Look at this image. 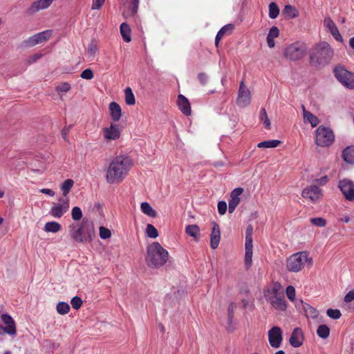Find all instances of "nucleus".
<instances>
[{"label": "nucleus", "mask_w": 354, "mask_h": 354, "mask_svg": "<svg viewBox=\"0 0 354 354\" xmlns=\"http://www.w3.org/2000/svg\"><path fill=\"white\" fill-rule=\"evenodd\" d=\"M133 165V160L129 156H116L111 160L106 169V182L109 184L120 183L127 177Z\"/></svg>", "instance_id": "obj_1"}, {"label": "nucleus", "mask_w": 354, "mask_h": 354, "mask_svg": "<svg viewBox=\"0 0 354 354\" xmlns=\"http://www.w3.org/2000/svg\"><path fill=\"white\" fill-rule=\"evenodd\" d=\"M169 253L158 242H153L147 247L146 262L151 268H158L166 263Z\"/></svg>", "instance_id": "obj_2"}, {"label": "nucleus", "mask_w": 354, "mask_h": 354, "mask_svg": "<svg viewBox=\"0 0 354 354\" xmlns=\"http://www.w3.org/2000/svg\"><path fill=\"white\" fill-rule=\"evenodd\" d=\"M71 238L78 243H90L95 237V229L92 224L83 221L79 226L70 225Z\"/></svg>", "instance_id": "obj_3"}, {"label": "nucleus", "mask_w": 354, "mask_h": 354, "mask_svg": "<svg viewBox=\"0 0 354 354\" xmlns=\"http://www.w3.org/2000/svg\"><path fill=\"white\" fill-rule=\"evenodd\" d=\"M333 57V50L331 46L327 42L322 41L314 46L310 59L312 63L324 66L331 61Z\"/></svg>", "instance_id": "obj_4"}, {"label": "nucleus", "mask_w": 354, "mask_h": 354, "mask_svg": "<svg viewBox=\"0 0 354 354\" xmlns=\"http://www.w3.org/2000/svg\"><path fill=\"white\" fill-rule=\"evenodd\" d=\"M306 263L312 265V258L309 257L306 252H300L291 255L287 259L286 268L290 272H297L302 270Z\"/></svg>", "instance_id": "obj_5"}, {"label": "nucleus", "mask_w": 354, "mask_h": 354, "mask_svg": "<svg viewBox=\"0 0 354 354\" xmlns=\"http://www.w3.org/2000/svg\"><path fill=\"white\" fill-rule=\"evenodd\" d=\"M306 45L301 41H296L287 46L283 56L291 61H297L303 58L306 53Z\"/></svg>", "instance_id": "obj_6"}, {"label": "nucleus", "mask_w": 354, "mask_h": 354, "mask_svg": "<svg viewBox=\"0 0 354 354\" xmlns=\"http://www.w3.org/2000/svg\"><path fill=\"white\" fill-rule=\"evenodd\" d=\"M335 136L333 131L326 127L319 126L316 129L315 143L322 147H329L334 142Z\"/></svg>", "instance_id": "obj_7"}, {"label": "nucleus", "mask_w": 354, "mask_h": 354, "mask_svg": "<svg viewBox=\"0 0 354 354\" xmlns=\"http://www.w3.org/2000/svg\"><path fill=\"white\" fill-rule=\"evenodd\" d=\"M334 74L337 80L346 88H354V74L342 66L334 68Z\"/></svg>", "instance_id": "obj_8"}, {"label": "nucleus", "mask_w": 354, "mask_h": 354, "mask_svg": "<svg viewBox=\"0 0 354 354\" xmlns=\"http://www.w3.org/2000/svg\"><path fill=\"white\" fill-rule=\"evenodd\" d=\"M338 187L348 201H354V183L347 178L340 180L338 182Z\"/></svg>", "instance_id": "obj_9"}, {"label": "nucleus", "mask_w": 354, "mask_h": 354, "mask_svg": "<svg viewBox=\"0 0 354 354\" xmlns=\"http://www.w3.org/2000/svg\"><path fill=\"white\" fill-rule=\"evenodd\" d=\"M250 101V92L245 85L244 82L241 81L239 85L236 103L241 107H245L249 105Z\"/></svg>", "instance_id": "obj_10"}, {"label": "nucleus", "mask_w": 354, "mask_h": 354, "mask_svg": "<svg viewBox=\"0 0 354 354\" xmlns=\"http://www.w3.org/2000/svg\"><path fill=\"white\" fill-rule=\"evenodd\" d=\"M268 340L272 348H278L281 346L283 337L282 331L279 327L274 326L268 331Z\"/></svg>", "instance_id": "obj_11"}, {"label": "nucleus", "mask_w": 354, "mask_h": 354, "mask_svg": "<svg viewBox=\"0 0 354 354\" xmlns=\"http://www.w3.org/2000/svg\"><path fill=\"white\" fill-rule=\"evenodd\" d=\"M59 202L60 203L54 205L50 209V214L55 218L62 217L69 208L68 198H60Z\"/></svg>", "instance_id": "obj_12"}, {"label": "nucleus", "mask_w": 354, "mask_h": 354, "mask_svg": "<svg viewBox=\"0 0 354 354\" xmlns=\"http://www.w3.org/2000/svg\"><path fill=\"white\" fill-rule=\"evenodd\" d=\"M302 196L310 201L315 203L322 196V190L315 185H313L304 189Z\"/></svg>", "instance_id": "obj_13"}, {"label": "nucleus", "mask_w": 354, "mask_h": 354, "mask_svg": "<svg viewBox=\"0 0 354 354\" xmlns=\"http://www.w3.org/2000/svg\"><path fill=\"white\" fill-rule=\"evenodd\" d=\"M52 35L51 30H46L37 33L29 37L26 41V44L29 46H34L39 44L47 41Z\"/></svg>", "instance_id": "obj_14"}, {"label": "nucleus", "mask_w": 354, "mask_h": 354, "mask_svg": "<svg viewBox=\"0 0 354 354\" xmlns=\"http://www.w3.org/2000/svg\"><path fill=\"white\" fill-rule=\"evenodd\" d=\"M2 322L5 326H0L1 328L7 334L10 335H15L17 333L15 322L12 317L8 314H3L1 316Z\"/></svg>", "instance_id": "obj_15"}, {"label": "nucleus", "mask_w": 354, "mask_h": 354, "mask_svg": "<svg viewBox=\"0 0 354 354\" xmlns=\"http://www.w3.org/2000/svg\"><path fill=\"white\" fill-rule=\"evenodd\" d=\"M102 130L104 138L107 140H115L120 137L121 131L115 123H111L109 127H104Z\"/></svg>", "instance_id": "obj_16"}, {"label": "nucleus", "mask_w": 354, "mask_h": 354, "mask_svg": "<svg viewBox=\"0 0 354 354\" xmlns=\"http://www.w3.org/2000/svg\"><path fill=\"white\" fill-rule=\"evenodd\" d=\"M125 10L123 12L124 17H133L138 12L139 0H122Z\"/></svg>", "instance_id": "obj_17"}, {"label": "nucleus", "mask_w": 354, "mask_h": 354, "mask_svg": "<svg viewBox=\"0 0 354 354\" xmlns=\"http://www.w3.org/2000/svg\"><path fill=\"white\" fill-rule=\"evenodd\" d=\"M243 192V189L237 187L233 189L230 193V199L229 201L228 211L232 213L241 201L240 196Z\"/></svg>", "instance_id": "obj_18"}, {"label": "nucleus", "mask_w": 354, "mask_h": 354, "mask_svg": "<svg viewBox=\"0 0 354 354\" xmlns=\"http://www.w3.org/2000/svg\"><path fill=\"white\" fill-rule=\"evenodd\" d=\"M212 228L210 235V246L212 249L218 248L221 240V230L219 225L214 221L212 223Z\"/></svg>", "instance_id": "obj_19"}, {"label": "nucleus", "mask_w": 354, "mask_h": 354, "mask_svg": "<svg viewBox=\"0 0 354 354\" xmlns=\"http://www.w3.org/2000/svg\"><path fill=\"white\" fill-rule=\"evenodd\" d=\"M281 294H283V291L282 286L279 282L274 283L270 288L264 292V296L267 301L278 297Z\"/></svg>", "instance_id": "obj_20"}, {"label": "nucleus", "mask_w": 354, "mask_h": 354, "mask_svg": "<svg viewBox=\"0 0 354 354\" xmlns=\"http://www.w3.org/2000/svg\"><path fill=\"white\" fill-rule=\"evenodd\" d=\"M304 339L301 329L295 328L291 334L289 342L292 346L297 348L302 345Z\"/></svg>", "instance_id": "obj_21"}, {"label": "nucleus", "mask_w": 354, "mask_h": 354, "mask_svg": "<svg viewBox=\"0 0 354 354\" xmlns=\"http://www.w3.org/2000/svg\"><path fill=\"white\" fill-rule=\"evenodd\" d=\"M54 0H36L32 2L28 10L30 13H35L39 10L48 8Z\"/></svg>", "instance_id": "obj_22"}, {"label": "nucleus", "mask_w": 354, "mask_h": 354, "mask_svg": "<svg viewBox=\"0 0 354 354\" xmlns=\"http://www.w3.org/2000/svg\"><path fill=\"white\" fill-rule=\"evenodd\" d=\"M270 304L272 308L279 311H286L287 304L285 300L284 294H281L278 297L270 299L267 301Z\"/></svg>", "instance_id": "obj_23"}, {"label": "nucleus", "mask_w": 354, "mask_h": 354, "mask_svg": "<svg viewBox=\"0 0 354 354\" xmlns=\"http://www.w3.org/2000/svg\"><path fill=\"white\" fill-rule=\"evenodd\" d=\"M177 104L182 113L188 116L191 115V106L189 100L183 95L180 94L178 96Z\"/></svg>", "instance_id": "obj_24"}, {"label": "nucleus", "mask_w": 354, "mask_h": 354, "mask_svg": "<svg viewBox=\"0 0 354 354\" xmlns=\"http://www.w3.org/2000/svg\"><path fill=\"white\" fill-rule=\"evenodd\" d=\"M324 26L330 30L331 35L337 41H342V37L341 36L337 26L330 18L325 19Z\"/></svg>", "instance_id": "obj_25"}, {"label": "nucleus", "mask_w": 354, "mask_h": 354, "mask_svg": "<svg viewBox=\"0 0 354 354\" xmlns=\"http://www.w3.org/2000/svg\"><path fill=\"white\" fill-rule=\"evenodd\" d=\"M234 29V26L228 24L222 27L218 32L215 38V46H218L221 39L226 35H230Z\"/></svg>", "instance_id": "obj_26"}, {"label": "nucleus", "mask_w": 354, "mask_h": 354, "mask_svg": "<svg viewBox=\"0 0 354 354\" xmlns=\"http://www.w3.org/2000/svg\"><path fill=\"white\" fill-rule=\"evenodd\" d=\"M110 115L113 122H118L122 116L120 106L115 102L109 104Z\"/></svg>", "instance_id": "obj_27"}, {"label": "nucleus", "mask_w": 354, "mask_h": 354, "mask_svg": "<svg viewBox=\"0 0 354 354\" xmlns=\"http://www.w3.org/2000/svg\"><path fill=\"white\" fill-rule=\"evenodd\" d=\"M303 117L304 122H308L311 124L312 127H315L319 123V120L317 116L311 112L306 110L305 106L302 105Z\"/></svg>", "instance_id": "obj_28"}, {"label": "nucleus", "mask_w": 354, "mask_h": 354, "mask_svg": "<svg viewBox=\"0 0 354 354\" xmlns=\"http://www.w3.org/2000/svg\"><path fill=\"white\" fill-rule=\"evenodd\" d=\"M279 35V30L277 26H272L269 30L268 35L267 36V43L268 46L272 48L274 47V38L278 37Z\"/></svg>", "instance_id": "obj_29"}, {"label": "nucleus", "mask_w": 354, "mask_h": 354, "mask_svg": "<svg viewBox=\"0 0 354 354\" xmlns=\"http://www.w3.org/2000/svg\"><path fill=\"white\" fill-rule=\"evenodd\" d=\"M342 158L349 164H354V146L348 147L344 149Z\"/></svg>", "instance_id": "obj_30"}, {"label": "nucleus", "mask_w": 354, "mask_h": 354, "mask_svg": "<svg viewBox=\"0 0 354 354\" xmlns=\"http://www.w3.org/2000/svg\"><path fill=\"white\" fill-rule=\"evenodd\" d=\"M120 30L123 40L126 42H130L131 40V30L129 26L127 23L124 22L120 25Z\"/></svg>", "instance_id": "obj_31"}, {"label": "nucleus", "mask_w": 354, "mask_h": 354, "mask_svg": "<svg viewBox=\"0 0 354 354\" xmlns=\"http://www.w3.org/2000/svg\"><path fill=\"white\" fill-rule=\"evenodd\" d=\"M141 211L146 215L151 217L156 218L157 216V212L154 210L150 204L147 202H143L140 205Z\"/></svg>", "instance_id": "obj_32"}, {"label": "nucleus", "mask_w": 354, "mask_h": 354, "mask_svg": "<svg viewBox=\"0 0 354 354\" xmlns=\"http://www.w3.org/2000/svg\"><path fill=\"white\" fill-rule=\"evenodd\" d=\"M283 14L290 19L296 18L299 15V12L295 6L286 5L283 11Z\"/></svg>", "instance_id": "obj_33"}, {"label": "nucleus", "mask_w": 354, "mask_h": 354, "mask_svg": "<svg viewBox=\"0 0 354 354\" xmlns=\"http://www.w3.org/2000/svg\"><path fill=\"white\" fill-rule=\"evenodd\" d=\"M303 309L305 313L306 316L308 318H312L315 319L318 316V312L317 310L313 306H310L309 304L305 303L303 305Z\"/></svg>", "instance_id": "obj_34"}, {"label": "nucleus", "mask_w": 354, "mask_h": 354, "mask_svg": "<svg viewBox=\"0 0 354 354\" xmlns=\"http://www.w3.org/2000/svg\"><path fill=\"white\" fill-rule=\"evenodd\" d=\"M74 185V181L72 179H67L64 181L61 186V190L62 192L63 197L68 198V194L70 192L71 188Z\"/></svg>", "instance_id": "obj_35"}, {"label": "nucleus", "mask_w": 354, "mask_h": 354, "mask_svg": "<svg viewBox=\"0 0 354 354\" xmlns=\"http://www.w3.org/2000/svg\"><path fill=\"white\" fill-rule=\"evenodd\" d=\"M62 228V225L55 221L47 222L44 225V230L47 232L56 233Z\"/></svg>", "instance_id": "obj_36"}, {"label": "nucleus", "mask_w": 354, "mask_h": 354, "mask_svg": "<svg viewBox=\"0 0 354 354\" xmlns=\"http://www.w3.org/2000/svg\"><path fill=\"white\" fill-rule=\"evenodd\" d=\"M185 232L187 235L197 239L200 234V229L197 225H188L185 228Z\"/></svg>", "instance_id": "obj_37"}, {"label": "nucleus", "mask_w": 354, "mask_h": 354, "mask_svg": "<svg viewBox=\"0 0 354 354\" xmlns=\"http://www.w3.org/2000/svg\"><path fill=\"white\" fill-rule=\"evenodd\" d=\"M281 141L278 140H270L261 142L257 145L259 148H275L279 145Z\"/></svg>", "instance_id": "obj_38"}, {"label": "nucleus", "mask_w": 354, "mask_h": 354, "mask_svg": "<svg viewBox=\"0 0 354 354\" xmlns=\"http://www.w3.org/2000/svg\"><path fill=\"white\" fill-rule=\"evenodd\" d=\"M125 102L128 105H134L136 100L133 91L130 87H127L124 90Z\"/></svg>", "instance_id": "obj_39"}, {"label": "nucleus", "mask_w": 354, "mask_h": 354, "mask_svg": "<svg viewBox=\"0 0 354 354\" xmlns=\"http://www.w3.org/2000/svg\"><path fill=\"white\" fill-rule=\"evenodd\" d=\"M279 14V8L275 2L269 4V17L270 19H276Z\"/></svg>", "instance_id": "obj_40"}, {"label": "nucleus", "mask_w": 354, "mask_h": 354, "mask_svg": "<svg viewBox=\"0 0 354 354\" xmlns=\"http://www.w3.org/2000/svg\"><path fill=\"white\" fill-rule=\"evenodd\" d=\"M317 334L319 337L327 338L330 334V329L325 324L320 325L317 330Z\"/></svg>", "instance_id": "obj_41"}, {"label": "nucleus", "mask_w": 354, "mask_h": 354, "mask_svg": "<svg viewBox=\"0 0 354 354\" xmlns=\"http://www.w3.org/2000/svg\"><path fill=\"white\" fill-rule=\"evenodd\" d=\"M260 118L263 122V126L267 129H270L271 123L267 115L266 111L264 108L261 109L260 111Z\"/></svg>", "instance_id": "obj_42"}, {"label": "nucleus", "mask_w": 354, "mask_h": 354, "mask_svg": "<svg viewBox=\"0 0 354 354\" xmlns=\"http://www.w3.org/2000/svg\"><path fill=\"white\" fill-rule=\"evenodd\" d=\"M56 310L59 314L66 315L70 310V306L66 302L60 301L57 304Z\"/></svg>", "instance_id": "obj_43"}, {"label": "nucleus", "mask_w": 354, "mask_h": 354, "mask_svg": "<svg viewBox=\"0 0 354 354\" xmlns=\"http://www.w3.org/2000/svg\"><path fill=\"white\" fill-rule=\"evenodd\" d=\"M146 234L148 237L155 239L158 237V232L156 228L151 224H148L146 228Z\"/></svg>", "instance_id": "obj_44"}, {"label": "nucleus", "mask_w": 354, "mask_h": 354, "mask_svg": "<svg viewBox=\"0 0 354 354\" xmlns=\"http://www.w3.org/2000/svg\"><path fill=\"white\" fill-rule=\"evenodd\" d=\"M312 225L319 227H324L326 225V221L322 217H317L310 218Z\"/></svg>", "instance_id": "obj_45"}, {"label": "nucleus", "mask_w": 354, "mask_h": 354, "mask_svg": "<svg viewBox=\"0 0 354 354\" xmlns=\"http://www.w3.org/2000/svg\"><path fill=\"white\" fill-rule=\"evenodd\" d=\"M71 216L74 221H79L82 217V212L79 207H74L71 210Z\"/></svg>", "instance_id": "obj_46"}, {"label": "nucleus", "mask_w": 354, "mask_h": 354, "mask_svg": "<svg viewBox=\"0 0 354 354\" xmlns=\"http://www.w3.org/2000/svg\"><path fill=\"white\" fill-rule=\"evenodd\" d=\"M97 46L95 41H92L88 46L87 53L90 57H93L97 51Z\"/></svg>", "instance_id": "obj_47"}, {"label": "nucleus", "mask_w": 354, "mask_h": 354, "mask_svg": "<svg viewBox=\"0 0 354 354\" xmlns=\"http://www.w3.org/2000/svg\"><path fill=\"white\" fill-rule=\"evenodd\" d=\"M327 315L334 319H337L340 318L342 314L339 310L338 309H332L329 308L326 311Z\"/></svg>", "instance_id": "obj_48"}, {"label": "nucleus", "mask_w": 354, "mask_h": 354, "mask_svg": "<svg viewBox=\"0 0 354 354\" xmlns=\"http://www.w3.org/2000/svg\"><path fill=\"white\" fill-rule=\"evenodd\" d=\"M100 236L102 239H106L111 237V232L108 228L101 226L100 227Z\"/></svg>", "instance_id": "obj_49"}, {"label": "nucleus", "mask_w": 354, "mask_h": 354, "mask_svg": "<svg viewBox=\"0 0 354 354\" xmlns=\"http://www.w3.org/2000/svg\"><path fill=\"white\" fill-rule=\"evenodd\" d=\"M286 295L290 301H294L295 299V289L292 286H288L286 290Z\"/></svg>", "instance_id": "obj_50"}, {"label": "nucleus", "mask_w": 354, "mask_h": 354, "mask_svg": "<svg viewBox=\"0 0 354 354\" xmlns=\"http://www.w3.org/2000/svg\"><path fill=\"white\" fill-rule=\"evenodd\" d=\"M71 304L74 309L77 310L81 307L82 300L80 297L75 296L71 299Z\"/></svg>", "instance_id": "obj_51"}, {"label": "nucleus", "mask_w": 354, "mask_h": 354, "mask_svg": "<svg viewBox=\"0 0 354 354\" xmlns=\"http://www.w3.org/2000/svg\"><path fill=\"white\" fill-rule=\"evenodd\" d=\"M55 89L57 92L66 93L71 89V85L68 82H62Z\"/></svg>", "instance_id": "obj_52"}, {"label": "nucleus", "mask_w": 354, "mask_h": 354, "mask_svg": "<svg viewBox=\"0 0 354 354\" xmlns=\"http://www.w3.org/2000/svg\"><path fill=\"white\" fill-rule=\"evenodd\" d=\"M252 262V252L250 251H245V265L246 267V269H248L250 268Z\"/></svg>", "instance_id": "obj_53"}, {"label": "nucleus", "mask_w": 354, "mask_h": 354, "mask_svg": "<svg viewBox=\"0 0 354 354\" xmlns=\"http://www.w3.org/2000/svg\"><path fill=\"white\" fill-rule=\"evenodd\" d=\"M80 76L82 78L85 80H91L93 78L94 75L91 68H86L82 72Z\"/></svg>", "instance_id": "obj_54"}, {"label": "nucleus", "mask_w": 354, "mask_h": 354, "mask_svg": "<svg viewBox=\"0 0 354 354\" xmlns=\"http://www.w3.org/2000/svg\"><path fill=\"white\" fill-rule=\"evenodd\" d=\"M218 212L221 215H223L227 211V203L225 201H219L218 203Z\"/></svg>", "instance_id": "obj_55"}, {"label": "nucleus", "mask_w": 354, "mask_h": 354, "mask_svg": "<svg viewBox=\"0 0 354 354\" xmlns=\"http://www.w3.org/2000/svg\"><path fill=\"white\" fill-rule=\"evenodd\" d=\"M105 0H93L92 1V10H99L104 5Z\"/></svg>", "instance_id": "obj_56"}, {"label": "nucleus", "mask_w": 354, "mask_h": 354, "mask_svg": "<svg viewBox=\"0 0 354 354\" xmlns=\"http://www.w3.org/2000/svg\"><path fill=\"white\" fill-rule=\"evenodd\" d=\"M236 308V305L234 303L230 304L228 306V318L230 322H232L233 316H234V311Z\"/></svg>", "instance_id": "obj_57"}, {"label": "nucleus", "mask_w": 354, "mask_h": 354, "mask_svg": "<svg viewBox=\"0 0 354 354\" xmlns=\"http://www.w3.org/2000/svg\"><path fill=\"white\" fill-rule=\"evenodd\" d=\"M245 251L252 252V248H253L252 238H245Z\"/></svg>", "instance_id": "obj_58"}, {"label": "nucleus", "mask_w": 354, "mask_h": 354, "mask_svg": "<svg viewBox=\"0 0 354 354\" xmlns=\"http://www.w3.org/2000/svg\"><path fill=\"white\" fill-rule=\"evenodd\" d=\"M346 303H350L354 300V290L349 291L344 299Z\"/></svg>", "instance_id": "obj_59"}, {"label": "nucleus", "mask_w": 354, "mask_h": 354, "mask_svg": "<svg viewBox=\"0 0 354 354\" xmlns=\"http://www.w3.org/2000/svg\"><path fill=\"white\" fill-rule=\"evenodd\" d=\"M198 79L202 85H205L207 82V76L203 73L198 74Z\"/></svg>", "instance_id": "obj_60"}, {"label": "nucleus", "mask_w": 354, "mask_h": 354, "mask_svg": "<svg viewBox=\"0 0 354 354\" xmlns=\"http://www.w3.org/2000/svg\"><path fill=\"white\" fill-rule=\"evenodd\" d=\"M328 178L326 176H323L320 178L316 179L315 180V182L317 183V184L319 185H324L325 184H326L328 183Z\"/></svg>", "instance_id": "obj_61"}, {"label": "nucleus", "mask_w": 354, "mask_h": 354, "mask_svg": "<svg viewBox=\"0 0 354 354\" xmlns=\"http://www.w3.org/2000/svg\"><path fill=\"white\" fill-rule=\"evenodd\" d=\"M41 57V54H35L28 58V62L29 64H32V63L35 62L36 61H37Z\"/></svg>", "instance_id": "obj_62"}, {"label": "nucleus", "mask_w": 354, "mask_h": 354, "mask_svg": "<svg viewBox=\"0 0 354 354\" xmlns=\"http://www.w3.org/2000/svg\"><path fill=\"white\" fill-rule=\"evenodd\" d=\"M253 227L251 225H249L245 231V238H252Z\"/></svg>", "instance_id": "obj_63"}, {"label": "nucleus", "mask_w": 354, "mask_h": 354, "mask_svg": "<svg viewBox=\"0 0 354 354\" xmlns=\"http://www.w3.org/2000/svg\"><path fill=\"white\" fill-rule=\"evenodd\" d=\"M40 192L43 194H47L50 196H53L55 195V192L50 189L44 188L40 190Z\"/></svg>", "instance_id": "obj_64"}]
</instances>
